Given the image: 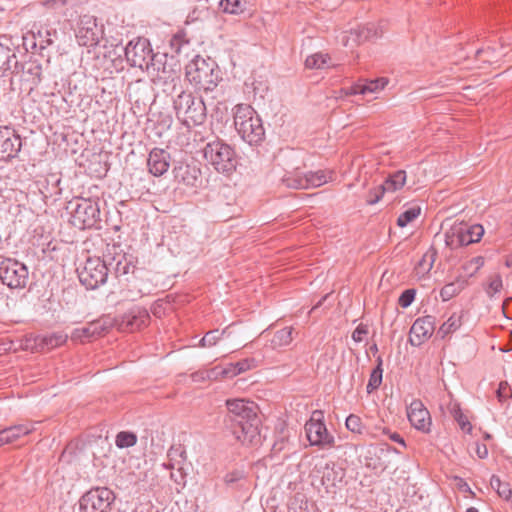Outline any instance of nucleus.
I'll use <instances>...</instances> for the list:
<instances>
[{"label": "nucleus", "mask_w": 512, "mask_h": 512, "mask_svg": "<svg viewBox=\"0 0 512 512\" xmlns=\"http://www.w3.org/2000/svg\"><path fill=\"white\" fill-rule=\"evenodd\" d=\"M510 396V388L507 382H501L497 389V397L500 402L506 400Z\"/></svg>", "instance_id": "obj_57"}, {"label": "nucleus", "mask_w": 512, "mask_h": 512, "mask_svg": "<svg viewBox=\"0 0 512 512\" xmlns=\"http://www.w3.org/2000/svg\"><path fill=\"white\" fill-rule=\"evenodd\" d=\"M406 183V172L398 170L390 174L382 184V191L396 192L400 190Z\"/></svg>", "instance_id": "obj_25"}, {"label": "nucleus", "mask_w": 512, "mask_h": 512, "mask_svg": "<svg viewBox=\"0 0 512 512\" xmlns=\"http://www.w3.org/2000/svg\"><path fill=\"white\" fill-rule=\"evenodd\" d=\"M148 311L142 307H133L121 317L116 318L115 328L122 332H134L149 323Z\"/></svg>", "instance_id": "obj_14"}, {"label": "nucleus", "mask_w": 512, "mask_h": 512, "mask_svg": "<svg viewBox=\"0 0 512 512\" xmlns=\"http://www.w3.org/2000/svg\"><path fill=\"white\" fill-rule=\"evenodd\" d=\"M503 288L502 277L500 274H494L488 278L487 286L485 287L486 294L492 298L499 293Z\"/></svg>", "instance_id": "obj_43"}, {"label": "nucleus", "mask_w": 512, "mask_h": 512, "mask_svg": "<svg viewBox=\"0 0 512 512\" xmlns=\"http://www.w3.org/2000/svg\"><path fill=\"white\" fill-rule=\"evenodd\" d=\"M137 437L135 434L130 432L122 431L116 436L115 443L119 448H128L136 444Z\"/></svg>", "instance_id": "obj_45"}, {"label": "nucleus", "mask_w": 512, "mask_h": 512, "mask_svg": "<svg viewBox=\"0 0 512 512\" xmlns=\"http://www.w3.org/2000/svg\"><path fill=\"white\" fill-rule=\"evenodd\" d=\"M15 59V53L9 47L0 44V73L10 70L12 62L16 63Z\"/></svg>", "instance_id": "obj_37"}, {"label": "nucleus", "mask_w": 512, "mask_h": 512, "mask_svg": "<svg viewBox=\"0 0 512 512\" xmlns=\"http://www.w3.org/2000/svg\"><path fill=\"white\" fill-rule=\"evenodd\" d=\"M476 454L480 459L488 456V449L485 444L476 443Z\"/></svg>", "instance_id": "obj_60"}, {"label": "nucleus", "mask_w": 512, "mask_h": 512, "mask_svg": "<svg viewBox=\"0 0 512 512\" xmlns=\"http://www.w3.org/2000/svg\"><path fill=\"white\" fill-rule=\"evenodd\" d=\"M503 482L500 480V478L496 475H493L490 479V485L493 489L496 491L501 487Z\"/></svg>", "instance_id": "obj_62"}, {"label": "nucleus", "mask_w": 512, "mask_h": 512, "mask_svg": "<svg viewBox=\"0 0 512 512\" xmlns=\"http://www.w3.org/2000/svg\"><path fill=\"white\" fill-rule=\"evenodd\" d=\"M305 434L311 446L321 449H330L334 446V436L328 432L324 422V412L314 410L305 424Z\"/></svg>", "instance_id": "obj_9"}, {"label": "nucleus", "mask_w": 512, "mask_h": 512, "mask_svg": "<svg viewBox=\"0 0 512 512\" xmlns=\"http://www.w3.org/2000/svg\"><path fill=\"white\" fill-rule=\"evenodd\" d=\"M359 41H367L378 38L381 33L378 32V26L374 23H368L365 26L359 28L357 31Z\"/></svg>", "instance_id": "obj_39"}, {"label": "nucleus", "mask_w": 512, "mask_h": 512, "mask_svg": "<svg viewBox=\"0 0 512 512\" xmlns=\"http://www.w3.org/2000/svg\"><path fill=\"white\" fill-rule=\"evenodd\" d=\"M116 49L119 51V57L121 56V53H124L127 62L132 67H138L144 71L147 70L152 62V58L156 55V53H153L151 44L146 38L131 40L126 47L117 45Z\"/></svg>", "instance_id": "obj_8"}, {"label": "nucleus", "mask_w": 512, "mask_h": 512, "mask_svg": "<svg viewBox=\"0 0 512 512\" xmlns=\"http://www.w3.org/2000/svg\"><path fill=\"white\" fill-rule=\"evenodd\" d=\"M388 84L387 78H378L375 80L366 81L365 83H356L351 86L346 94L356 95V94H370L376 93L384 89V87Z\"/></svg>", "instance_id": "obj_21"}, {"label": "nucleus", "mask_w": 512, "mask_h": 512, "mask_svg": "<svg viewBox=\"0 0 512 512\" xmlns=\"http://www.w3.org/2000/svg\"><path fill=\"white\" fill-rule=\"evenodd\" d=\"M415 298V290L407 289L399 297L398 303L402 308L409 307Z\"/></svg>", "instance_id": "obj_50"}, {"label": "nucleus", "mask_w": 512, "mask_h": 512, "mask_svg": "<svg viewBox=\"0 0 512 512\" xmlns=\"http://www.w3.org/2000/svg\"><path fill=\"white\" fill-rule=\"evenodd\" d=\"M497 493L503 499L509 500L512 495V490L508 483H503L501 487L497 490Z\"/></svg>", "instance_id": "obj_58"}, {"label": "nucleus", "mask_w": 512, "mask_h": 512, "mask_svg": "<svg viewBox=\"0 0 512 512\" xmlns=\"http://www.w3.org/2000/svg\"><path fill=\"white\" fill-rule=\"evenodd\" d=\"M68 339L67 334L56 332L46 335H38L35 337V345L40 349L51 350L63 345Z\"/></svg>", "instance_id": "obj_23"}, {"label": "nucleus", "mask_w": 512, "mask_h": 512, "mask_svg": "<svg viewBox=\"0 0 512 512\" xmlns=\"http://www.w3.org/2000/svg\"><path fill=\"white\" fill-rule=\"evenodd\" d=\"M208 373H209V370L208 371H198V372H195V373L192 374V379L195 382L204 381V380H211L212 378H208L207 377Z\"/></svg>", "instance_id": "obj_61"}, {"label": "nucleus", "mask_w": 512, "mask_h": 512, "mask_svg": "<svg viewBox=\"0 0 512 512\" xmlns=\"http://www.w3.org/2000/svg\"><path fill=\"white\" fill-rule=\"evenodd\" d=\"M92 338H94V334L92 333L90 323L83 327L74 329L73 332L71 333V339L73 341L85 342L89 341Z\"/></svg>", "instance_id": "obj_44"}, {"label": "nucleus", "mask_w": 512, "mask_h": 512, "mask_svg": "<svg viewBox=\"0 0 512 512\" xmlns=\"http://www.w3.org/2000/svg\"><path fill=\"white\" fill-rule=\"evenodd\" d=\"M387 191H382V184L369 192V196L367 199V203L370 205L376 204L383 197L384 193Z\"/></svg>", "instance_id": "obj_54"}, {"label": "nucleus", "mask_w": 512, "mask_h": 512, "mask_svg": "<svg viewBox=\"0 0 512 512\" xmlns=\"http://www.w3.org/2000/svg\"><path fill=\"white\" fill-rule=\"evenodd\" d=\"M22 147L20 135L9 126H0V160L9 161L18 156Z\"/></svg>", "instance_id": "obj_15"}, {"label": "nucleus", "mask_w": 512, "mask_h": 512, "mask_svg": "<svg viewBox=\"0 0 512 512\" xmlns=\"http://www.w3.org/2000/svg\"><path fill=\"white\" fill-rule=\"evenodd\" d=\"M305 66L308 69H325L334 66V64L331 62V57L328 54L319 52L307 57Z\"/></svg>", "instance_id": "obj_27"}, {"label": "nucleus", "mask_w": 512, "mask_h": 512, "mask_svg": "<svg viewBox=\"0 0 512 512\" xmlns=\"http://www.w3.org/2000/svg\"><path fill=\"white\" fill-rule=\"evenodd\" d=\"M421 209L418 206L410 207L402 212L397 219V225L400 227L407 226L420 215Z\"/></svg>", "instance_id": "obj_41"}, {"label": "nucleus", "mask_w": 512, "mask_h": 512, "mask_svg": "<svg viewBox=\"0 0 512 512\" xmlns=\"http://www.w3.org/2000/svg\"><path fill=\"white\" fill-rule=\"evenodd\" d=\"M368 334V326L361 323L359 324L356 329L352 333V339L355 342H362L365 338V336Z\"/></svg>", "instance_id": "obj_55"}, {"label": "nucleus", "mask_w": 512, "mask_h": 512, "mask_svg": "<svg viewBox=\"0 0 512 512\" xmlns=\"http://www.w3.org/2000/svg\"><path fill=\"white\" fill-rule=\"evenodd\" d=\"M58 183H59V179H48V180L42 181L39 184L40 190L45 196L55 194L57 192V184Z\"/></svg>", "instance_id": "obj_48"}, {"label": "nucleus", "mask_w": 512, "mask_h": 512, "mask_svg": "<svg viewBox=\"0 0 512 512\" xmlns=\"http://www.w3.org/2000/svg\"><path fill=\"white\" fill-rule=\"evenodd\" d=\"M146 72L158 86H167L174 90L180 82L179 71L167 63V54L156 53Z\"/></svg>", "instance_id": "obj_10"}, {"label": "nucleus", "mask_w": 512, "mask_h": 512, "mask_svg": "<svg viewBox=\"0 0 512 512\" xmlns=\"http://www.w3.org/2000/svg\"><path fill=\"white\" fill-rule=\"evenodd\" d=\"M377 362H378V364L371 372L368 384L366 386L368 393H371L374 390L378 389L382 383V376H383L382 359L379 357L377 359Z\"/></svg>", "instance_id": "obj_36"}, {"label": "nucleus", "mask_w": 512, "mask_h": 512, "mask_svg": "<svg viewBox=\"0 0 512 512\" xmlns=\"http://www.w3.org/2000/svg\"><path fill=\"white\" fill-rule=\"evenodd\" d=\"M116 318L111 315H105L97 320L90 322L94 337L102 336L110 329L115 327Z\"/></svg>", "instance_id": "obj_26"}, {"label": "nucleus", "mask_w": 512, "mask_h": 512, "mask_svg": "<svg viewBox=\"0 0 512 512\" xmlns=\"http://www.w3.org/2000/svg\"><path fill=\"white\" fill-rule=\"evenodd\" d=\"M174 179L186 187L197 188L202 181L201 170L197 165L179 162L173 168Z\"/></svg>", "instance_id": "obj_18"}, {"label": "nucleus", "mask_w": 512, "mask_h": 512, "mask_svg": "<svg viewBox=\"0 0 512 512\" xmlns=\"http://www.w3.org/2000/svg\"><path fill=\"white\" fill-rule=\"evenodd\" d=\"M484 234V228L480 224L467 225L463 223V238L462 242L467 246L481 240Z\"/></svg>", "instance_id": "obj_28"}, {"label": "nucleus", "mask_w": 512, "mask_h": 512, "mask_svg": "<svg viewBox=\"0 0 512 512\" xmlns=\"http://www.w3.org/2000/svg\"><path fill=\"white\" fill-rule=\"evenodd\" d=\"M407 417L411 425L424 433L430 432L431 417L429 411L420 400H414L407 408Z\"/></svg>", "instance_id": "obj_19"}, {"label": "nucleus", "mask_w": 512, "mask_h": 512, "mask_svg": "<svg viewBox=\"0 0 512 512\" xmlns=\"http://www.w3.org/2000/svg\"><path fill=\"white\" fill-rule=\"evenodd\" d=\"M178 120L187 127L200 125L206 118V106L202 98L182 91L173 102Z\"/></svg>", "instance_id": "obj_4"}, {"label": "nucleus", "mask_w": 512, "mask_h": 512, "mask_svg": "<svg viewBox=\"0 0 512 512\" xmlns=\"http://www.w3.org/2000/svg\"><path fill=\"white\" fill-rule=\"evenodd\" d=\"M0 279L9 288H23L28 281V269L14 259H4L0 263Z\"/></svg>", "instance_id": "obj_13"}, {"label": "nucleus", "mask_w": 512, "mask_h": 512, "mask_svg": "<svg viewBox=\"0 0 512 512\" xmlns=\"http://www.w3.org/2000/svg\"><path fill=\"white\" fill-rule=\"evenodd\" d=\"M164 466L167 468V469H175L176 468V464L175 463H172L171 460L164 464Z\"/></svg>", "instance_id": "obj_63"}, {"label": "nucleus", "mask_w": 512, "mask_h": 512, "mask_svg": "<svg viewBox=\"0 0 512 512\" xmlns=\"http://www.w3.org/2000/svg\"><path fill=\"white\" fill-rule=\"evenodd\" d=\"M346 428L352 433L362 434L364 430V425L361 418L358 415L350 414L346 418L345 422Z\"/></svg>", "instance_id": "obj_47"}, {"label": "nucleus", "mask_w": 512, "mask_h": 512, "mask_svg": "<svg viewBox=\"0 0 512 512\" xmlns=\"http://www.w3.org/2000/svg\"><path fill=\"white\" fill-rule=\"evenodd\" d=\"M186 78L197 89L204 91L214 90L221 80L217 63L199 55L187 64Z\"/></svg>", "instance_id": "obj_3"}, {"label": "nucleus", "mask_w": 512, "mask_h": 512, "mask_svg": "<svg viewBox=\"0 0 512 512\" xmlns=\"http://www.w3.org/2000/svg\"><path fill=\"white\" fill-rule=\"evenodd\" d=\"M484 258L482 256L474 257L470 260L469 266L474 268V271H478L484 265Z\"/></svg>", "instance_id": "obj_59"}, {"label": "nucleus", "mask_w": 512, "mask_h": 512, "mask_svg": "<svg viewBox=\"0 0 512 512\" xmlns=\"http://www.w3.org/2000/svg\"><path fill=\"white\" fill-rule=\"evenodd\" d=\"M170 478L182 487L186 484V473L181 466L177 467V472H171Z\"/></svg>", "instance_id": "obj_56"}, {"label": "nucleus", "mask_w": 512, "mask_h": 512, "mask_svg": "<svg viewBox=\"0 0 512 512\" xmlns=\"http://www.w3.org/2000/svg\"><path fill=\"white\" fill-rule=\"evenodd\" d=\"M115 499L114 493L106 487L91 489L80 499L82 512H108Z\"/></svg>", "instance_id": "obj_12"}, {"label": "nucleus", "mask_w": 512, "mask_h": 512, "mask_svg": "<svg viewBox=\"0 0 512 512\" xmlns=\"http://www.w3.org/2000/svg\"><path fill=\"white\" fill-rule=\"evenodd\" d=\"M333 176V171L318 170L304 172L297 168L294 171L285 174L282 181L288 188L309 189L320 187L323 184L332 181Z\"/></svg>", "instance_id": "obj_7"}, {"label": "nucleus", "mask_w": 512, "mask_h": 512, "mask_svg": "<svg viewBox=\"0 0 512 512\" xmlns=\"http://www.w3.org/2000/svg\"><path fill=\"white\" fill-rule=\"evenodd\" d=\"M109 265L113 266L117 276H125L134 273L136 269L133 256L125 253L114 256L112 262H109Z\"/></svg>", "instance_id": "obj_22"}, {"label": "nucleus", "mask_w": 512, "mask_h": 512, "mask_svg": "<svg viewBox=\"0 0 512 512\" xmlns=\"http://www.w3.org/2000/svg\"><path fill=\"white\" fill-rule=\"evenodd\" d=\"M219 6L224 13L233 15H239L245 10V4L241 0H221Z\"/></svg>", "instance_id": "obj_38"}, {"label": "nucleus", "mask_w": 512, "mask_h": 512, "mask_svg": "<svg viewBox=\"0 0 512 512\" xmlns=\"http://www.w3.org/2000/svg\"><path fill=\"white\" fill-rule=\"evenodd\" d=\"M237 371L239 374L251 370L257 366V361L254 358H246L236 363Z\"/></svg>", "instance_id": "obj_52"}, {"label": "nucleus", "mask_w": 512, "mask_h": 512, "mask_svg": "<svg viewBox=\"0 0 512 512\" xmlns=\"http://www.w3.org/2000/svg\"><path fill=\"white\" fill-rule=\"evenodd\" d=\"M234 127L239 136L250 145L261 143L265 137L262 120L247 104H238L233 109Z\"/></svg>", "instance_id": "obj_2"}, {"label": "nucleus", "mask_w": 512, "mask_h": 512, "mask_svg": "<svg viewBox=\"0 0 512 512\" xmlns=\"http://www.w3.org/2000/svg\"><path fill=\"white\" fill-rule=\"evenodd\" d=\"M25 73L31 75L32 82L37 84L41 81L42 67L36 62H31L29 63Z\"/></svg>", "instance_id": "obj_49"}, {"label": "nucleus", "mask_w": 512, "mask_h": 512, "mask_svg": "<svg viewBox=\"0 0 512 512\" xmlns=\"http://www.w3.org/2000/svg\"><path fill=\"white\" fill-rule=\"evenodd\" d=\"M203 152L206 161L218 172L230 173L235 170L237 165L236 153L230 145L223 141L209 142Z\"/></svg>", "instance_id": "obj_6"}, {"label": "nucleus", "mask_w": 512, "mask_h": 512, "mask_svg": "<svg viewBox=\"0 0 512 512\" xmlns=\"http://www.w3.org/2000/svg\"><path fill=\"white\" fill-rule=\"evenodd\" d=\"M188 44L189 40L186 38V34L184 32H177L169 41L170 49L175 54H180L183 47Z\"/></svg>", "instance_id": "obj_42"}, {"label": "nucleus", "mask_w": 512, "mask_h": 512, "mask_svg": "<svg viewBox=\"0 0 512 512\" xmlns=\"http://www.w3.org/2000/svg\"><path fill=\"white\" fill-rule=\"evenodd\" d=\"M435 330V318L427 315L415 320L410 328L409 343L412 346H420L428 340Z\"/></svg>", "instance_id": "obj_17"}, {"label": "nucleus", "mask_w": 512, "mask_h": 512, "mask_svg": "<svg viewBox=\"0 0 512 512\" xmlns=\"http://www.w3.org/2000/svg\"><path fill=\"white\" fill-rule=\"evenodd\" d=\"M379 430L381 431L382 435L387 436L390 440H392L396 443H399L402 447H404V448L406 447L405 440L399 433L393 432L389 428H386V427L380 428Z\"/></svg>", "instance_id": "obj_53"}, {"label": "nucleus", "mask_w": 512, "mask_h": 512, "mask_svg": "<svg viewBox=\"0 0 512 512\" xmlns=\"http://www.w3.org/2000/svg\"><path fill=\"white\" fill-rule=\"evenodd\" d=\"M170 154L161 148H154L150 151L147 159L149 172L156 176H162L170 167Z\"/></svg>", "instance_id": "obj_20"}, {"label": "nucleus", "mask_w": 512, "mask_h": 512, "mask_svg": "<svg viewBox=\"0 0 512 512\" xmlns=\"http://www.w3.org/2000/svg\"><path fill=\"white\" fill-rule=\"evenodd\" d=\"M71 224L78 229H90L100 222V207L96 200L79 198L70 202Z\"/></svg>", "instance_id": "obj_5"}, {"label": "nucleus", "mask_w": 512, "mask_h": 512, "mask_svg": "<svg viewBox=\"0 0 512 512\" xmlns=\"http://www.w3.org/2000/svg\"><path fill=\"white\" fill-rule=\"evenodd\" d=\"M463 238V223H457L452 225L444 233L445 244L451 249H455L461 246H465L462 242Z\"/></svg>", "instance_id": "obj_24"}, {"label": "nucleus", "mask_w": 512, "mask_h": 512, "mask_svg": "<svg viewBox=\"0 0 512 512\" xmlns=\"http://www.w3.org/2000/svg\"><path fill=\"white\" fill-rule=\"evenodd\" d=\"M466 512H479V511L475 507H469V508H467Z\"/></svg>", "instance_id": "obj_64"}, {"label": "nucleus", "mask_w": 512, "mask_h": 512, "mask_svg": "<svg viewBox=\"0 0 512 512\" xmlns=\"http://www.w3.org/2000/svg\"><path fill=\"white\" fill-rule=\"evenodd\" d=\"M435 257L436 252L434 250L426 252L419 261L418 265L415 267L416 275L420 277L426 275L432 269Z\"/></svg>", "instance_id": "obj_33"}, {"label": "nucleus", "mask_w": 512, "mask_h": 512, "mask_svg": "<svg viewBox=\"0 0 512 512\" xmlns=\"http://www.w3.org/2000/svg\"><path fill=\"white\" fill-rule=\"evenodd\" d=\"M102 33V29L97 25L95 18L84 16L80 20L76 39L81 46L93 47L99 43Z\"/></svg>", "instance_id": "obj_16"}, {"label": "nucleus", "mask_w": 512, "mask_h": 512, "mask_svg": "<svg viewBox=\"0 0 512 512\" xmlns=\"http://www.w3.org/2000/svg\"><path fill=\"white\" fill-rule=\"evenodd\" d=\"M452 415L462 431L466 433H471L472 425L468 417L462 412V410L459 407H455L453 409Z\"/></svg>", "instance_id": "obj_46"}, {"label": "nucleus", "mask_w": 512, "mask_h": 512, "mask_svg": "<svg viewBox=\"0 0 512 512\" xmlns=\"http://www.w3.org/2000/svg\"><path fill=\"white\" fill-rule=\"evenodd\" d=\"M462 325V319H461V316H458L456 314H453L451 315L448 320L446 322H444L438 332H437V335L444 339L446 338L448 335H450L451 333L455 332L456 330H458Z\"/></svg>", "instance_id": "obj_32"}, {"label": "nucleus", "mask_w": 512, "mask_h": 512, "mask_svg": "<svg viewBox=\"0 0 512 512\" xmlns=\"http://www.w3.org/2000/svg\"><path fill=\"white\" fill-rule=\"evenodd\" d=\"M226 335H229L228 327L222 331L218 329L208 331L200 340L199 345L204 348L215 346Z\"/></svg>", "instance_id": "obj_34"}, {"label": "nucleus", "mask_w": 512, "mask_h": 512, "mask_svg": "<svg viewBox=\"0 0 512 512\" xmlns=\"http://www.w3.org/2000/svg\"><path fill=\"white\" fill-rule=\"evenodd\" d=\"M239 375L237 371V365L236 363L228 364L226 367H214L209 370V373L207 374L208 378H233L235 376Z\"/></svg>", "instance_id": "obj_35"}, {"label": "nucleus", "mask_w": 512, "mask_h": 512, "mask_svg": "<svg viewBox=\"0 0 512 512\" xmlns=\"http://www.w3.org/2000/svg\"><path fill=\"white\" fill-rule=\"evenodd\" d=\"M244 478V473L241 470H233L225 474L223 481L226 485H233Z\"/></svg>", "instance_id": "obj_51"}, {"label": "nucleus", "mask_w": 512, "mask_h": 512, "mask_svg": "<svg viewBox=\"0 0 512 512\" xmlns=\"http://www.w3.org/2000/svg\"><path fill=\"white\" fill-rule=\"evenodd\" d=\"M292 334H293L292 327H285L283 329L276 331L270 341L271 347L273 349H277V348L288 346L293 340Z\"/></svg>", "instance_id": "obj_31"}, {"label": "nucleus", "mask_w": 512, "mask_h": 512, "mask_svg": "<svg viewBox=\"0 0 512 512\" xmlns=\"http://www.w3.org/2000/svg\"><path fill=\"white\" fill-rule=\"evenodd\" d=\"M30 429L25 425H16L0 431L4 444L16 441L19 437L27 435Z\"/></svg>", "instance_id": "obj_30"}, {"label": "nucleus", "mask_w": 512, "mask_h": 512, "mask_svg": "<svg viewBox=\"0 0 512 512\" xmlns=\"http://www.w3.org/2000/svg\"><path fill=\"white\" fill-rule=\"evenodd\" d=\"M227 408L236 439L242 444L257 443L260 437L257 406L244 399H234L227 401Z\"/></svg>", "instance_id": "obj_1"}, {"label": "nucleus", "mask_w": 512, "mask_h": 512, "mask_svg": "<svg viewBox=\"0 0 512 512\" xmlns=\"http://www.w3.org/2000/svg\"><path fill=\"white\" fill-rule=\"evenodd\" d=\"M467 281L463 278L450 282L442 287L440 296L443 301H448L458 295L466 286Z\"/></svg>", "instance_id": "obj_29"}, {"label": "nucleus", "mask_w": 512, "mask_h": 512, "mask_svg": "<svg viewBox=\"0 0 512 512\" xmlns=\"http://www.w3.org/2000/svg\"><path fill=\"white\" fill-rule=\"evenodd\" d=\"M33 35L35 40L38 41L40 48L44 49L53 43V37H56L57 31L55 29H40L33 33Z\"/></svg>", "instance_id": "obj_40"}, {"label": "nucleus", "mask_w": 512, "mask_h": 512, "mask_svg": "<svg viewBox=\"0 0 512 512\" xmlns=\"http://www.w3.org/2000/svg\"><path fill=\"white\" fill-rule=\"evenodd\" d=\"M77 271L81 284L91 290L104 284L108 277L107 263L98 257H89Z\"/></svg>", "instance_id": "obj_11"}]
</instances>
